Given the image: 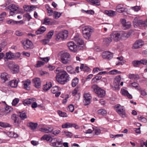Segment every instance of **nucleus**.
<instances>
[{
	"label": "nucleus",
	"mask_w": 147,
	"mask_h": 147,
	"mask_svg": "<svg viewBox=\"0 0 147 147\" xmlns=\"http://www.w3.org/2000/svg\"><path fill=\"white\" fill-rule=\"evenodd\" d=\"M56 71H58L56 78L57 81L60 84H64L69 80L70 78L67 72L63 69L59 70V68H57Z\"/></svg>",
	"instance_id": "nucleus-1"
},
{
	"label": "nucleus",
	"mask_w": 147,
	"mask_h": 147,
	"mask_svg": "<svg viewBox=\"0 0 147 147\" xmlns=\"http://www.w3.org/2000/svg\"><path fill=\"white\" fill-rule=\"evenodd\" d=\"M18 6L14 4H11L5 8L6 10H9L10 16H13L14 15L19 13V11Z\"/></svg>",
	"instance_id": "nucleus-2"
},
{
	"label": "nucleus",
	"mask_w": 147,
	"mask_h": 147,
	"mask_svg": "<svg viewBox=\"0 0 147 147\" xmlns=\"http://www.w3.org/2000/svg\"><path fill=\"white\" fill-rule=\"evenodd\" d=\"M91 88L93 89L94 92L99 97L102 98L105 96V91L99 88L97 85H93L92 86Z\"/></svg>",
	"instance_id": "nucleus-3"
},
{
	"label": "nucleus",
	"mask_w": 147,
	"mask_h": 147,
	"mask_svg": "<svg viewBox=\"0 0 147 147\" xmlns=\"http://www.w3.org/2000/svg\"><path fill=\"white\" fill-rule=\"evenodd\" d=\"M71 56L69 53H64L61 54V61L65 64H69L71 61Z\"/></svg>",
	"instance_id": "nucleus-4"
},
{
	"label": "nucleus",
	"mask_w": 147,
	"mask_h": 147,
	"mask_svg": "<svg viewBox=\"0 0 147 147\" xmlns=\"http://www.w3.org/2000/svg\"><path fill=\"white\" fill-rule=\"evenodd\" d=\"M8 66L13 74L18 73L19 71V67L17 65H15L14 62L12 61H10L7 62Z\"/></svg>",
	"instance_id": "nucleus-5"
},
{
	"label": "nucleus",
	"mask_w": 147,
	"mask_h": 147,
	"mask_svg": "<svg viewBox=\"0 0 147 147\" xmlns=\"http://www.w3.org/2000/svg\"><path fill=\"white\" fill-rule=\"evenodd\" d=\"M68 36V32L67 30L60 32L56 34L55 39L58 41L59 39L63 40L66 38Z\"/></svg>",
	"instance_id": "nucleus-6"
},
{
	"label": "nucleus",
	"mask_w": 147,
	"mask_h": 147,
	"mask_svg": "<svg viewBox=\"0 0 147 147\" xmlns=\"http://www.w3.org/2000/svg\"><path fill=\"white\" fill-rule=\"evenodd\" d=\"M116 108V111L117 113L122 117H124L125 116L126 113L125 109L123 107L121 106L119 104H117L115 106Z\"/></svg>",
	"instance_id": "nucleus-7"
},
{
	"label": "nucleus",
	"mask_w": 147,
	"mask_h": 147,
	"mask_svg": "<svg viewBox=\"0 0 147 147\" xmlns=\"http://www.w3.org/2000/svg\"><path fill=\"white\" fill-rule=\"evenodd\" d=\"M21 42L24 48L25 49H28L33 48V45L32 42L29 40L25 41L22 40Z\"/></svg>",
	"instance_id": "nucleus-8"
},
{
	"label": "nucleus",
	"mask_w": 147,
	"mask_h": 147,
	"mask_svg": "<svg viewBox=\"0 0 147 147\" xmlns=\"http://www.w3.org/2000/svg\"><path fill=\"white\" fill-rule=\"evenodd\" d=\"M110 36L112 40L115 42L119 41L121 39L119 31L113 32L110 35Z\"/></svg>",
	"instance_id": "nucleus-9"
},
{
	"label": "nucleus",
	"mask_w": 147,
	"mask_h": 147,
	"mask_svg": "<svg viewBox=\"0 0 147 147\" xmlns=\"http://www.w3.org/2000/svg\"><path fill=\"white\" fill-rule=\"evenodd\" d=\"M74 40L77 48L80 47H82L84 45V41L81 38L77 36L74 37Z\"/></svg>",
	"instance_id": "nucleus-10"
},
{
	"label": "nucleus",
	"mask_w": 147,
	"mask_h": 147,
	"mask_svg": "<svg viewBox=\"0 0 147 147\" xmlns=\"http://www.w3.org/2000/svg\"><path fill=\"white\" fill-rule=\"evenodd\" d=\"M67 46L71 51L74 52H76L78 50L77 46L75 42L73 41H70L67 44Z\"/></svg>",
	"instance_id": "nucleus-11"
},
{
	"label": "nucleus",
	"mask_w": 147,
	"mask_h": 147,
	"mask_svg": "<svg viewBox=\"0 0 147 147\" xmlns=\"http://www.w3.org/2000/svg\"><path fill=\"white\" fill-rule=\"evenodd\" d=\"M83 102L85 105H88L90 102L91 96L89 94L85 93L84 95Z\"/></svg>",
	"instance_id": "nucleus-12"
},
{
	"label": "nucleus",
	"mask_w": 147,
	"mask_h": 147,
	"mask_svg": "<svg viewBox=\"0 0 147 147\" xmlns=\"http://www.w3.org/2000/svg\"><path fill=\"white\" fill-rule=\"evenodd\" d=\"M61 127L63 128H68L72 127H74L76 129H78L79 128L78 126L77 125L69 122L64 123L62 125Z\"/></svg>",
	"instance_id": "nucleus-13"
},
{
	"label": "nucleus",
	"mask_w": 147,
	"mask_h": 147,
	"mask_svg": "<svg viewBox=\"0 0 147 147\" xmlns=\"http://www.w3.org/2000/svg\"><path fill=\"white\" fill-rule=\"evenodd\" d=\"M120 21L122 25V28L123 29H127L131 27V25L130 23L126 22V21L125 19H121Z\"/></svg>",
	"instance_id": "nucleus-14"
},
{
	"label": "nucleus",
	"mask_w": 147,
	"mask_h": 147,
	"mask_svg": "<svg viewBox=\"0 0 147 147\" xmlns=\"http://www.w3.org/2000/svg\"><path fill=\"white\" fill-rule=\"evenodd\" d=\"M23 84V88L26 90H29L30 89V85L31 84V81L30 80L27 79L26 81L22 82Z\"/></svg>",
	"instance_id": "nucleus-15"
},
{
	"label": "nucleus",
	"mask_w": 147,
	"mask_h": 147,
	"mask_svg": "<svg viewBox=\"0 0 147 147\" xmlns=\"http://www.w3.org/2000/svg\"><path fill=\"white\" fill-rule=\"evenodd\" d=\"M102 55L103 58L108 59H110L113 57V54L109 51L103 52L102 53Z\"/></svg>",
	"instance_id": "nucleus-16"
},
{
	"label": "nucleus",
	"mask_w": 147,
	"mask_h": 147,
	"mask_svg": "<svg viewBox=\"0 0 147 147\" xmlns=\"http://www.w3.org/2000/svg\"><path fill=\"white\" fill-rule=\"evenodd\" d=\"M121 78L120 76H119L116 77L115 80V87L116 89H118L119 88V83L121 81Z\"/></svg>",
	"instance_id": "nucleus-17"
},
{
	"label": "nucleus",
	"mask_w": 147,
	"mask_h": 147,
	"mask_svg": "<svg viewBox=\"0 0 147 147\" xmlns=\"http://www.w3.org/2000/svg\"><path fill=\"white\" fill-rule=\"evenodd\" d=\"M34 86L36 88H39L41 85L40 79L39 78H36L33 80Z\"/></svg>",
	"instance_id": "nucleus-18"
},
{
	"label": "nucleus",
	"mask_w": 147,
	"mask_h": 147,
	"mask_svg": "<svg viewBox=\"0 0 147 147\" xmlns=\"http://www.w3.org/2000/svg\"><path fill=\"white\" fill-rule=\"evenodd\" d=\"M62 140H60L59 139H57V142H52L50 144V145L54 147H60L62 146Z\"/></svg>",
	"instance_id": "nucleus-19"
},
{
	"label": "nucleus",
	"mask_w": 147,
	"mask_h": 147,
	"mask_svg": "<svg viewBox=\"0 0 147 147\" xmlns=\"http://www.w3.org/2000/svg\"><path fill=\"white\" fill-rule=\"evenodd\" d=\"M53 128L52 127H48L47 128H41L39 130L45 133H49L53 131Z\"/></svg>",
	"instance_id": "nucleus-20"
},
{
	"label": "nucleus",
	"mask_w": 147,
	"mask_h": 147,
	"mask_svg": "<svg viewBox=\"0 0 147 147\" xmlns=\"http://www.w3.org/2000/svg\"><path fill=\"white\" fill-rule=\"evenodd\" d=\"M38 125V124L37 123H34L32 122L28 123L27 124V126L30 128L32 130L35 129Z\"/></svg>",
	"instance_id": "nucleus-21"
},
{
	"label": "nucleus",
	"mask_w": 147,
	"mask_h": 147,
	"mask_svg": "<svg viewBox=\"0 0 147 147\" xmlns=\"http://www.w3.org/2000/svg\"><path fill=\"white\" fill-rule=\"evenodd\" d=\"M137 18H135L133 21L135 27L137 26L138 25L140 26H143L144 21L142 20H138L137 21Z\"/></svg>",
	"instance_id": "nucleus-22"
},
{
	"label": "nucleus",
	"mask_w": 147,
	"mask_h": 147,
	"mask_svg": "<svg viewBox=\"0 0 147 147\" xmlns=\"http://www.w3.org/2000/svg\"><path fill=\"white\" fill-rule=\"evenodd\" d=\"M119 32L121 39H124L125 38H128L130 36V34L129 33L126 32L125 31H121Z\"/></svg>",
	"instance_id": "nucleus-23"
},
{
	"label": "nucleus",
	"mask_w": 147,
	"mask_h": 147,
	"mask_svg": "<svg viewBox=\"0 0 147 147\" xmlns=\"http://www.w3.org/2000/svg\"><path fill=\"white\" fill-rule=\"evenodd\" d=\"M142 45V42L141 40L137 41L133 45V48L134 49H137L141 47Z\"/></svg>",
	"instance_id": "nucleus-24"
},
{
	"label": "nucleus",
	"mask_w": 147,
	"mask_h": 147,
	"mask_svg": "<svg viewBox=\"0 0 147 147\" xmlns=\"http://www.w3.org/2000/svg\"><path fill=\"white\" fill-rule=\"evenodd\" d=\"M35 100L34 98L27 99L24 100L23 104L25 106L30 105Z\"/></svg>",
	"instance_id": "nucleus-25"
},
{
	"label": "nucleus",
	"mask_w": 147,
	"mask_h": 147,
	"mask_svg": "<svg viewBox=\"0 0 147 147\" xmlns=\"http://www.w3.org/2000/svg\"><path fill=\"white\" fill-rule=\"evenodd\" d=\"M82 32H85L87 33H91L93 31V30L89 26H86L83 27L82 28Z\"/></svg>",
	"instance_id": "nucleus-26"
},
{
	"label": "nucleus",
	"mask_w": 147,
	"mask_h": 147,
	"mask_svg": "<svg viewBox=\"0 0 147 147\" xmlns=\"http://www.w3.org/2000/svg\"><path fill=\"white\" fill-rule=\"evenodd\" d=\"M10 76L7 73H3L1 74V77L2 79L5 82L8 80Z\"/></svg>",
	"instance_id": "nucleus-27"
},
{
	"label": "nucleus",
	"mask_w": 147,
	"mask_h": 147,
	"mask_svg": "<svg viewBox=\"0 0 147 147\" xmlns=\"http://www.w3.org/2000/svg\"><path fill=\"white\" fill-rule=\"evenodd\" d=\"M14 56L13 54L11 52L7 53L6 54V57L5 58V60L7 61L8 59H11L14 58Z\"/></svg>",
	"instance_id": "nucleus-28"
},
{
	"label": "nucleus",
	"mask_w": 147,
	"mask_h": 147,
	"mask_svg": "<svg viewBox=\"0 0 147 147\" xmlns=\"http://www.w3.org/2000/svg\"><path fill=\"white\" fill-rule=\"evenodd\" d=\"M116 11L119 13H122L125 11V8L121 5H118L116 7Z\"/></svg>",
	"instance_id": "nucleus-29"
},
{
	"label": "nucleus",
	"mask_w": 147,
	"mask_h": 147,
	"mask_svg": "<svg viewBox=\"0 0 147 147\" xmlns=\"http://www.w3.org/2000/svg\"><path fill=\"white\" fill-rule=\"evenodd\" d=\"M18 83V82L17 80H13L9 82L8 85L12 88H16L17 87Z\"/></svg>",
	"instance_id": "nucleus-30"
},
{
	"label": "nucleus",
	"mask_w": 147,
	"mask_h": 147,
	"mask_svg": "<svg viewBox=\"0 0 147 147\" xmlns=\"http://www.w3.org/2000/svg\"><path fill=\"white\" fill-rule=\"evenodd\" d=\"M112 40L111 38H106L103 39V43L107 46H108L112 42Z\"/></svg>",
	"instance_id": "nucleus-31"
},
{
	"label": "nucleus",
	"mask_w": 147,
	"mask_h": 147,
	"mask_svg": "<svg viewBox=\"0 0 147 147\" xmlns=\"http://www.w3.org/2000/svg\"><path fill=\"white\" fill-rule=\"evenodd\" d=\"M46 29L45 27L42 26L37 30L36 32V33L37 35L42 34L46 31Z\"/></svg>",
	"instance_id": "nucleus-32"
},
{
	"label": "nucleus",
	"mask_w": 147,
	"mask_h": 147,
	"mask_svg": "<svg viewBox=\"0 0 147 147\" xmlns=\"http://www.w3.org/2000/svg\"><path fill=\"white\" fill-rule=\"evenodd\" d=\"M13 108L10 107L6 105V107L5 110L4 111V112L1 115H5L6 114L8 113L11 111H12Z\"/></svg>",
	"instance_id": "nucleus-33"
},
{
	"label": "nucleus",
	"mask_w": 147,
	"mask_h": 147,
	"mask_svg": "<svg viewBox=\"0 0 147 147\" xmlns=\"http://www.w3.org/2000/svg\"><path fill=\"white\" fill-rule=\"evenodd\" d=\"M7 134L10 137L16 138L18 137V134L13 131H8L7 132Z\"/></svg>",
	"instance_id": "nucleus-34"
},
{
	"label": "nucleus",
	"mask_w": 147,
	"mask_h": 147,
	"mask_svg": "<svg viewBox=\"0 0 147 147\" xmlns=\"http://www.w3.org/2000/svg\"><path fill=\"white\" fill-rule=\"evenodd\" d=\"M105 13L106 14L110 16H114L116 14V11L112 10L105 11Z\"/></svg>",
	"instance_id": "nucleus-35"
},
{
	"label": "nucleus",
	"mask_w": 147,
	"mask_h": 147,
	"mask_svg": "<svg viewBox=\"0 0 147 147\" xmlns=\"http://www.w3.org/2000/svg\"><path fill=\"white\" fill-rule=\"evenodd\" d=\"M52 86L51 84V82H49L44 85L43 88L44 90L45 91H47L49 90Z\"/></svg>",
	"instance_id": "nucleus-36"
},
{
	"label": "nucleus",
	"mask_w": 147,
	"mask_h": 147,
	"mask_svg": "<svg viewBox=\"0 0 147 147\" xmlns=\"http://www.w3.org/2000/svg\"><path fill=\"white\" fill-rule=\"evenodd\" d=\"M62 133L63 135H65L68 138H71L73 135L72 133L69 131H63Z\"/></svg>",
	"instance_id": "nucleus-37"
},
{
	"label": "nucleus",
	"mask_w": 147,
	"mask_h": 147,
	"mask_svg": "<svg viewBox=\"0 0 147 147\" xmlns=\"http://www.w3.org/2000/svg\"><path fill=\"white\" fill-rule=\"evenodd\" d=\"M51 137L50 136L47 135H45L41 138V140H45L47 141H49L50 142H51L50 140L51 139Z\"/></svg>",
	"instance_id": "nucleus-38"
},
{
	"label": "nucleus",
	"mask_w": 147,
	"mask_h": 147,
	"mask_svg": "<svg viewBox=\"0 0 147 147\" xmlns=\"http://www.w3.org/2000/svg\"><path fill=\"white\" fill-rule=\"evenodd\" d=\"M78 83V79L76 77L73 79L71 85L73 87L76 86Z\"/></svg>",
	"instance_id": "nucleus-39"
},
{
	"label": "nucleus",
	"mask_w": 147,
	"mask_h": 147,
	"mask_svg": "<svg viewBox=\"0 0 147 147\" xmlns=\"http://www.w3.org/2000/svg\"><path fill=\"white\" fill-rule=\"evenodd\" d=\"M98 114L102 115H105L107 114V111L105 109H101L98 110L97 111Z\"/></svg>",
	"instance_id": "nucleus-40"
},
{
	"label": "nucleus",
	"mask_w": 147,
	"mask_h": 147,
	"mask_svg": "<svg viewBox=\"0 0 147 147\" xmlns=\"http://www.w3.org/2000/svg\"><path fill=\"white\" fill-rule=\"evenodd\" d=\"M102 77V76L98 73L96 76L92 79V81L94 83H95L96 82V80H100L101 79Z\"/></svg>",
	"instance_id": "nucleus-41"
},
{
	"label": "nucleus",
	"mask_w": 147,
	"mask_h": 147,
	"mask_svg": "<svg viewBox=\"0 0 147 147\" xmlns=\"http://www.w3.org/2000/svg\"><path fill=\"white\" fill-rule=\"evenodd\" d=\"M132 86L134 87L136 89L139 90L141 89L140 87L139 86V84L135 82H132L131 84Z\"/></svg>",
	"instance_id": "nucleus-42"
},
{
	"label": "nucleus",
	"mask_w": 147,
	"mask_h": 147,
	"mask_svg": "<svg viewBox=\"0 0 147 147\" xmlns=\"http://www.w3.org/2000/svg\"><path fill=\"white\" fill-rule=\"evenodd\" d=\"M85 32L84 31V32H82L83 37L86 39H89L90 38L91 33H87Z\"/></svg>",
	"instance_id": "nucleus-43"
},
{
	"label": "nucleus",
	"mask_w": 147,
	"mask_h": 147,
	"mask_svg": "<svg viewBox=\"0 0 147 147\" xmlns=\"http://www.w3.org/2000/svg\"><path fill=\"white\" fill-rule=\"evenodd\" d=\"M42 23L43 24L45 25H49L51 24L50 21V19L49 18H45L44 20L42 21Z\"/></svg>",
	"instance_id": "nucleus-44"
},
{
	"label": "nucleus",
	"mask_w": 147,
	"mask_h": 147,
	"mask_svg": "<svg viewBox=\"0 0 147 147\" xmlns=\"http://www.w3.org/2000/svg\"><path fill=\"white\" fill-rule=\"evenodd\" d=\"M24 7V10L28 11H32L33 9L34 8L33 6H30L28 5H25Z\"/></svg>",
	"instance_id": "nucleus-45"
},
{
	"label": "nucleus",
	"mask_w": 147,
	"mask_h": 147,
	"mask_svg": "<svg viewBox=\"0 0 147 147\" xmlns=\"http://www.w3.org/2000/svg\"><path fill=\"white\" fill-rule=\"evenodd\" d=\"M132 64L134 67H138L140 64V60L134 61L132 62Z\"/></svg>",
	"instance_id": "nucleus-46"
},
{
	"label": "nucleus",
	"mask_w": 147,
	"mask_h": 147,
	"mask_svg": "<svg viewBox=\"0 0 147 147\" xmlns=\"http://www.w3.org/2000/svg\"><path fill=\"white\" fill-rule=\"evenodd\" d=\"M0 126L3 127H10L11 125L9 124L4 122H0Z\"/></svg>",
	"instance_id": "nucleus-47"
},
{
	"label": "nucleus",
	"mask_w": 147,
	"mask_h": 147,
	"mask_svg": "<svg viewBox=\"0 0 147 147\" xmlns=\"http://www.w3.org/2000/svg\"><path fill=\"white\" fill-rule=\"evenodd\" d=\"M66 70L67 72L73 74L74 73V69L71 66L67 67Z\"/></svg>",
	"instance_id": "nucleus-48"
},
{
	"label": "nucleus",
	"mask_w": 147,
	"mask_h": 147,
	"mask_svg": "<svg viewBox=\"0 0 147 147\" xmlns=\"http://www.w3.org/2000/svg\"><path fill=\"white\" fill-rule=\"evenodd\" d=\"M44 64L45 62L40 61H37V63L35 65V67H40L44 65Z\"/></svg>",
	"instance_id": "nucleus-49"
},
{
	"label": "nucleus",
	"mask_w": 147,
	"mask_h": 147,
	"mask_svg": "<svg viewBox=\"0 0 147 147\" xmlns=\"http://www.w3.org/2000/svg\"><path fill=\"white\" fill-rule=\"evenodd\" d=\"M138 119L139 121L144 123L146 122L147 121V119L145 118L140 116H138Z\"/></svg>",
	"instance_id": "nucleus-50"
},
{
	"label": "nucleus",
	"mask_w": 147,
	"mask_h": 147,
	"mask_svg": "<svg viewBox=\"0 0 147 147\" xmlns=\"http://www.w3.org/2000/svg\"><path fill=\"white\" fill-rule=\"evenodd\" d=\"M13 124L17 127L19 126L20 124V121H19V118L13 120Z\"/></svg>",
	"instance_id": "nucleus-51"
},
{
	"label": "nucleus",
	"mask_w": 147,
	"mask_h": 147,
	"mask_svg": "<svg viewBox=\"0 0 147 147\" xmlns=\"http://www.w3.org/2000/svg\"><path fill=\"white\" fill-rule=\"evenodd\" d=\"M58 113L59 115L61 117H67V114L65 112L59 111H58Z\"/></svg>",
	"instance_id": "nucleus-52"
},
{
	"label": "nucleus",
	"mask_w": 147,
	"mask_h": 147,
	"mask_svg": "<svg viewBox=\"0 0 147 147\" xmlns=\"http://www.w3.org/2000/svg\"><path fill=\"white\" fill-rule=\"evenodd\" d=\"M59 90V87L57 86H55L52 88L51 89L52 92L55 94Z\"/></svg>",
	"instance_id": "nucleus-53"
},
{
	"label": "nucleus",
	"mask_w": 147,
	"mask_h": 147,
	"mask_svg": "<svg viewBox=\"0 0 147 147\" xmlns=\"http://www.w3.org/2000/svg\"><path fill=\"white\" fill-rule=\"evenodd\" d=\"M54 34V31L51 30L49 31L47 34V38L49 39H51Z\"/></svg>",
	"instance_id": "nucleus-54"
},
{
	"label": "nucleus",
	"mask_w": 147,
	"mask_h": 147,
	"mask_svg": "<svg viewBox=\"0 0 147 147\" xmlns=\"http://www.w3.org/2000/svg\"><path fill=\"white\" fill-rule=\"evenodd\" d=\"M131 9L135 11H138L141 9V7L140 6H136L134 7H131Z\"/></svg>",
	"instance_id": "nucleus-55"
},
{
	"label": "nucleus",
	"mask_w": 147,
	"mask_h": 147,
	"mask_svg": "<svg viewBox=\"0 0 147 147\" xmlns=\"http://www.w3.org/2000/svg\"><path fill=\"white\" fill-rule=\"evenodd\" d=\"M19 117L22 119H24L27 118V116L26 114L24 112V111H23L19 115Z\"/></svg>",
	"instance_id": "nucleus-56"
},
{
	"label": "nucleus",
	"mask_w": 147,
	"mask_h": 147,
	"mask_svg": "<svg viewBox=\"0 0 147 147\" xmlns=\"http://www.w3.org/2000/svg\"><path fill=\"white\" fill-rule=\"evenodd\" d=\"M19 100L18 98H15L13 100L12 102L13 105L16 106L19 102Z\"/></svg>",
	"instance_id": "nucleus-57"
},
{
	"label": "nucleus",
	"mask_w": 147,
	"mask_h": 147,
	"mask_svg": "<svg viewBox=\"0 0 147 147\" xmlns=\"http://www.w3.org/2000/svg\"><path fill=\"white\" fill-rule=\"evenodd\" d=\"M53 14V16L55 18H59L61 15V13L57 11H55L54 12Z\"/></svg>",
	"instance_id": "nucleus-58"
},
{
	"label": "nucleus",
	"mask_w": 147,
	"mask_h": 147,
	"mask_svg": "<svg viewBox=\"0 0 147 147\" xmlns=\"http://www.w3.org/2000/svg\"><path fill=\"white\" fill-rule=\"evenodd\" d=\"M121 91L122 94L125 96H126L127 93H129L128 91L125 89L124 88L121 89Z\"/></svg>",
	"instance_id": "nucleus-59"
},
{
	"label": "nucleus",
	"mask_w": 147,
	"mask_h": 147,
	"mask_svg": "<svg viewBox=\"0 0 147 147\" xmlns=\"http://www.w3.org/2000/svg\"><path fill=\"white\" fill-rule=\"evenodd\" d=\"M140 64H142L144 65H147V60L146 59H142L140 60Z\"/></svg>",
	"instance_id": "nucleus-60"
},
{
	"label": "nucleus",
	"mask_w": 147,
	"mask_h": 147,
	"mask_svg": "<svg viewBox=\"0 0 147 147\" xmlns=\"http://www.w3.org/2000/svg\"><path fill=\"white\" fill-rule=\"evenodd\" d=\"M141 92V94L143 96H145L147 95L146 92L145 90H143L141 88L139 90Z\"/></svg>",
	"instance_id": "nucleus-61"
},
{
	"label": "nucleus",
	"mask_w": 147,
	"mask_h": 147,
	"mask_svg": "<svg viewBox=\"0 0 147 147\" xmlns=\"http://www.w3.org/2000/svg\"><path fill=\"white\" fill-rule=\"evenodd\" d=\"M40 59L43 61L47 62L49 60L50 57H47L45 58L40 57Z\"/></svg>",
	"instance_id": "nucleus-62"
},
{
	"label": "nucleus",
	"mask_w": 147,
	"mask_h": 147,
	"mask_svg": "<svg viewBox=\"0 0 147 147\" xmlns=\"http://www.w3.org/2000/svg\"><path fill=\"white\" fill-rule=\"evenodd\" d=\"M92 2V4H95L97 5H99L100 4V1L98 0H93V1Z\"/></svg>",
	"instance_id": "nucleus-63"
},
{
	"label": "nucleus",
	"mask_w": 147,
	"mask_h": 147,
	"mask_svg": "<svg viewBox=\"0 0 147 147\" xmlns=\"http://www.w3.org/2000/svg\"><path fill=\"white\" fill-rule=\"evenodd\" d=\"M49 39L48 38L42 40V42L43 44L45 45L49 42Z\"/></svg>",
	"instance_id": "nucleus-64"
}]
</instances>
